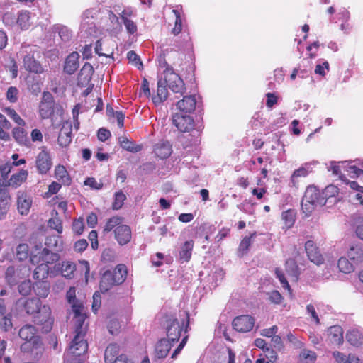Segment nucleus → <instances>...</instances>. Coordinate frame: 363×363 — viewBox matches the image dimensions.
<instances>
[{"mask_svg":"<svg viewBox=\"0 0 363 363\" xmlns=\"http://www.w3.org/2000/svg\"><path fill=\"white\" fill-rule=\"evenodd\" d=\"M118 142L121 147L130 152H138L142 150V145H136L133 141L129 140L126 137H120Z\"/></svg>","mask_w":363,"mask_h":363,"instance_id":"obj_32","label":"nucleus"},{"mask_svg":"<svg viewBox=\"0 0 363 363\" xmlns=\"http://www.w3.org/2000/svg\"><path fill=\"white\" fill-rule=\"evenodd\" d=\"M127 57L130 62L135 63V65L138 66V69L143 67V63L139 56L133 50H130L128 52Z\"/></svg>","mask_w":363,"mask_h":363,"instance_id":"obj_63","label":"nucleus"},{"mask_svg":"<svg viewBox=\"0 0 363 363\" xmlns=\"http://www.w3.org/2000/svg\"><path fill=\"white\" fill-rule=\"evenodd\" d=\"M328 340L333 344L340 345L343 342V330L340 325H333L328 330Z\"/></svg>","mask_w":363,"mask_h":363,"instance_id":"obj_24","label":"nucleus"},{"mask_svg":"<svg viewBox=\"0 0 363 363\" xmlns=\"http://www.w3.org/2000/svg\"><path fill=\"white\" fill-rule=\"evenodd\" d=\"M115 238L119 245H123L128 243L132 238L131 229L127 225H118L114 230Z\"/></svg>","mask_w":363,"mask_h":363,"instance_id":"obj_13","label":"nucleus"},{"mask_svg":"<svg viewBox=\"0 0 363 363\" xmlns=\"http://www.w3.org/2000/svg\"><path fill=\"white\" fill-rule=\"evenodd\" d=\"M281 218L287 228H291L295 222L296 213L293 210H287L281 214Z\"/></svg>","mask_w":363,"mask_h":363,"instance_id":"obj_49","label":"nucleus"},{"mask_svg":"<svg viewBox=\"0 0 363 363\" xmlns=\"http://www.w3.org/2000/svg\"><path fill=\"white\" fill-rule=\"evenodd\" d=\"M126 199V196L122 191H118L115 194L114 201L112 203V208L114 210L120 209Z\"/></svg>","mask_w":363,"mask_h":363,"instance_id":"obj_57","label":"nucleus"},{"mask_svg":"<svg viewBox=\"0 0 363 363\" xmlns=\"http://www.w3.org/2000/svg\"><path fill=\"white\" fill-rule=\"evenodd\" d=\"M326 201L321 195V192L315 186L306 188L301 201V208L306 216H310L318 206H323Z\"/></svg>","mask_w":363,"mask_h":363,"instance_id":"obj_1","label":"nucleus"},{"mask_svg":"<svg viewBox=\"0 0 363 363\" xmlns=\"http://www.w3.org/2000/svg\"><path fill=\"white\" fill-rule=\"evenodd\" d=\"M155 155L161 158H167L172 153V145L169 141L160 140L154 146Z\"/></svg>","mask_w":363,"mask_h":363,"instance_id":"obj_19","label":"nucleus"},{"mask_svg":"<svg viewBox=\"0 0 363 363\" xmlns=\"http://www.w3.org/2000/svg\"><path fill=\"white\" fill-rule=\"evenodd\" d=\"M30 13L28 11H21L18 13L16 23L22 30H27L30 26Z\"/></svg>","mask_w":363,"mask_h":363,"instance_id":"obj_39","label":"nucleus"},{"mask_svg":"<svg viewBox=\"0 0 363 363\" xmlns=\"http://www.w3.org/2000/svg\"><path fill=\"white\" fill-rule=\"evenodd\" d=\"M123 218L119 216H113L106 222L104 231L110 232L113 228H116L118 225H122Z\"/></svg>","mask_w":363,"mask_h":363,"instance_id":"obj_52","label":"nucleus"},{"mask_svg":"<svg viewBox=\"0 0 363 363\" xmlns=\"http://www.w3.org/2000/svg\"><path fill=\"white\" fill-rule=\"evenodd\" d=\"M119 346L117 344H110L104 352V359L106 363H112L113 359L118 355Z\"/></svg>","mask_w":363,"mask_h":363,"instance_id":"obj_36","label":"nucleus"},{"mask_svg":"<svg viewBox=\"0 0 363 363\" xmlns=\"http://www.w3.org/2000/svg\"><path fill=\"white\" fill-rule=\"evenodd\" d=\"M321 192L322 196L324 198V200L326 201V203L329 200H333L334 202L336 201L335 195L338 194V189L334 185L328 186L323 191Z\"/></svg>","mask_w":363,"mask_h":363,"instance_id":"obj_44","label":"nucleus"},{"mask_svg":"<svg viewBox=\"0 0 363 363\" xmlns=\"http://www.w3.org/2000/svg\"><path fill=\"white\" fill-rule=\"evenodd\" d=\"M118 285L115 282V278L112 276L111 270L106 271L101 279L99 288L101 292L105 293L113 286Z\"/></svg>","mask_w":363,"mask_h":363,"instance_id":"obj_23","label":"nucleus"},{"mask_svg":"<svg viewBox=\"0 0 363 363\" xmlns=\"http://www.w3.org/2000/svg\"><path fill=\"white\" fill-rule=\"evenodd\" d=\"M337 266L340 270L345 274L350 273L354 269L353 264L345 257L340 258L338 260Z\"/></svg>","mask_w":363,"mask_h":363,"instance_id":"obj_51","label":"nucleus"},{"mask_svg":"<svg viewBox=\"0 0 363 363\" xmlns=\"http://www.w3.org/2000/svg\"><path fill=\"white\" fill-rule=\"evenodd\" d=\"M101 258L105 262H113L115 259L114 252L109 248L105 249L102 252Z\"/></svg>","mask_w":363,"mask_h":363,"instance_id":"obj_64","label":"nucleus"},{"mask_svg":"<svg viewBox=\"0 0 363 363\" xmlns=\"http://www.w3.org/2000/svg\"><path fill=\"white\" fill-rule=\"evenodd\" d=\"M48 225L52 229H55L57 231L58 233H62V225L60 218H50L48 221Z\"/></svg>","mask_w":363,"mask_h":363,"instance_id":"obj_62","label":"nucleus"},{"mask_svg":"<svg viewBox=\"0 0 363 363\" xmlns=\"http://www.w3.org/2000/svg\"><path fill=\"white\" fill-rule=\"evenodd\" d=\"M76 270V265L71 262H63L61 267V274L67 279L73 277L74 272Z\"/></svg>","mask_w":363,"mask_h":363,"instance_id":"obj_43","label":"nucleus"},{"mask_svg":"<svg viewBox=\"0 0 363 363\" xmlns=\"http://www.w3.org/2000/svg\"><path fill=\"white\" fill-rule=\"evenodd\" d=\"M29 255V247L28 244L21 243L17 245L16 250V258L19 261L26 260Z\"/></svg>","mask_w":363,"mask_h":363,"instance_id":"obj_46","label":"nucleus"},{"mask_svg":"<svg viewBox=\"0 0 363 363\" xmlns=\"http://www.w3.org/2000/svg\"><path fill=\"white\" fill-rule=\"evenodd\" d=\"M49 267L46 264L38 265L33 273V278L38 280H43L48 277Z\"/></svg>","mask_w":363,"mask_h":363,"instance_id":"obj_47","label":"nucleus"},{"mask_svg":"<svg viewBox=\"0 0 363 363\" xmlns=\"http://www.w3.org/2000/svg\"><path fill=\"white\" fill-rule=\"evenodd\" d=\"M79 55L74 52L67 56L64 67V70L69 74H72L79 67Z\"/></svg>","mask_w":363,"mask_h":363,"instance_id":"obj_27","label":"nucleus"},{"mask_svg":"<svg viewBox=\"0 0 363 363\" xmlns=\"http://www.w3.org/2000/svg\"><path fill=\"white\" fill-rule=\"evenodd\" d=\"M58 144L62 147H67L72 142V124L68 121L63 123L60 129Z\"/></svg>","mask_w":363,"mask_h":363,"instance_id":"obj_15","label":"nucleus"},{"mask_svg":"<svg viewBox=\"0 0 363 363\" xmlns=\"http://www.w3.org/2000/svg\"><path fill=\"white\" fill-rule=\"evenodd\" d=\"M33 287L30 280H25L18 286V291L21 295L26 296L30 294Z\"/></svg>","mask_w":363,"mask_h":363,"instance_id":"obj_55","label":"nucleus"},{"mask_svg":"<svg viewBox=\"0 0 363 363\" xmlns=\"http://www.w3.org/2000/svg\"><path fill=\"white\" fill-rule=\"evenodd\" d=\"M85 335H75L69 347V352L79 357L88 350V343L84 340Z\"/></svg>","mask_w":363,"mask_h":363,"instance_id":"obj_11","label":"nucleus"},{"mask_svg":"<svg viewBox=\"0 0 363 363\" xmlns=\"http://www.w3.org/2000/svg\"><path fill=\"white\" fill-rule=\"evenodd\" d=\"M55 101L52 94L44 91L39 105V113L43 119L49 118L54 113Z\"/></svg>","mask_w":363,"mask_h":363,"instance_id":"obj_8","label":"nucleus"},{"mask_svg":"<svg viewBox=\"0 0 363 363\" xmlns=\"http://www.w3.org/2000/svg\"><path fill=\"white\" fill-rule=\"evenodd\" d=\"M286 270L288 274L294 279H297L298 277V269L296 262L294 259H288L286 262Z\"/></svg>","mask_w":363,"mask_h":363,"instance_id":"obj_50","label":"nucleus"},{"mask_svg":"<svg viewBox=\"0 0 363 363\" xmlns=\"http://www.w3.org/2000/svg\"><path fill=\"white\" fill-rule=\"evenodd\" d=\"M11 128V123L6 119L4 115L0 113V139L4 141L10 140V135L6 130Z\"/></svg>","mask_w":363,"mask_h":363,"instance_id":"obj_31","label":"nucleus"},{"mask_svg":"<svg viewBox=\"0 0 363 363\" xmlns=\"http://www.w3.org/2000/svg\"><path fill=\"white\" fill-rule=\"evenodd\" d=\"M94 72V69L91 64L85 63L80 70L78 75V84L85 86L90 82Z\"/></svg>","mask_w":363,"mask_h":363,"instance_id":"obj_25","label":"nucleus"},{"mask_svg":"<svg viewBox=\"0 0 363 363\" xmlns=\"http://www.w3.org/2000/svg\"><path fill=\"white\" fill-rule=\"evenodd\" d=\"M28 172L27 170L21 169L19 172L14 174L9 179L10 186L17 187L20 186L27 179Z\"/></svg>","mask_w":363,"mask_h":363,"instance_id":"obj_38","label":"nucleus"},{"mask_svg":"<svg viewBox=\"0 0 363 363\" xmlns=\"http://www.w3.org/2000/svg\"><path fill=\"white\" fill-rule=\"evenodd\" d=\"M4 112L9 116L11 119H13L18 125L21 126H24L26 123L21 118V116L16 113V111L11 108H6L4 109Z\"/></svg>","mask_w":363,"mask_h":363,"instance_id":"obj_58","label":"nucleus"},{"mask_svg":"<svg viewBox=\"0 0 363 363\" xmlns=\"http://www.w3.org/2000/svg\"><path fill=\"white\" fill-rule=\"evenodd\" d=\"M35 165L38 172L41 174H46L52 167V162L50 154L43 150L36 157Z\"/></svg>","mask_w":363,"mask_h":363,"instance_id":"obj_12","label":"nucleus"},{"mask_svg":"<svg viewBox=\"0 0 363 363\" xmlns=\"http://www.w3.org/2000/svg\"><path fill=\"white\" fill-rule=\"evenodd\" d=\"M18 336L22 340L25 341L20 347L23 352H30L34 348H38L40 344L38 330L33 325L26 324L21 327L18 331Z\"/></svg>","mask_w":363,"mask_h":363,"instance_id":"obj_2","label":"nucleus"},{"mask_svg":"<svg viewBox=\"0 0 363 363\" xmlns=\"http://www.w3.org/2000/svg\"><path fill=\"white\" fill-rule=\"evenodd\" d=\"M11 204V196L5 188H0V219L8 212Z\"/></svg>","mask_w":363,"mask_h":363,"instance_id":"obj_22","label":"nucleus"},{"mask_svg":"<svg viewBox=\"0 0 363 363\" xmlns=\"http://www.w3.org/2000/svg\"><path fill=\"white\" fill-rule=\"evenodd\" d=\"M299 358L305 363H312L316 359V354L313 351L303 350L299 354Z\"/></svg>","mask_w":363,"mask_h":363,"instance_id":"obj_56","label":"nucleus"},{"mask_svg":"<svg viewBox=\"0 0 363 363\" xmlns=\"http://www.w3.org/2000/svg\"><path fill=\"white\" fill-rule=\"evenodd\" d=\"M75 318V335H86V327L84 325L85 315L74 316Z\"/></svg>","mask_w":363,"mask_h":363,"instance_id":"obj_48","label":"nucleus"},{"mask_svg":"<svg viewBox=\"0 0 363 363\" xmlns=\"http://www.w3.org/2000/svg\"><path fill=\"white\" fill-rule=\"evenodd\" d=\"M33 322L42 326L43 333H49L54 323V318L52 317L51 309L47 305H41L40 309L33 316Z\"/></svg>","mask_w":363,"mask_h":363,"instance_id":"obj_4","label":"nucleus"},{"mask_svg":"<svg viewBox=\"0 0 363 363\" xmlns=\"http://www.w3.org/2000/svg\"><path fill=\"white\" fill-rule=\"evenodd\" d=\"M167 85V82L164 79H160L158 80L157 95L152 97V101L155 105L162 104L167 99L168 91Z\"/></svg>","mask_w":363,"mask_h":363,"instance_id":"obj_21","label":"nucleus"},{"mask_svg":"<svg viewBox=\"0 0 363 363\" xmlns=\"http://www.w3.org/2000/svg\"><path fill=\"white\" fill-rule=\"evenodd\" d=\"M46 247L50 250H53L56 252H60L62 250V243L60 237L52 235L46 238L45 241Z\"/></svg>","mask_w":363,"mask_h":363,"instance_id":"obj_35","label":"nucleus"},{"mask_svg":"<svg viewBox=\"0 0 363 363\" xmlns=\"http://www.w3.org/2000/svg\"><path fill=\"white\" fill-rule=\"evenodd\" d=\"M257 233L255 232L252 233L250 236H245L242 240L241 241L239 245V251L242 253L241 255L243 256L247 251L249 247L251 245L252 238L256 236Z\"/></svg>","mask_w":363,"mask_h":363,"instance_id":"obj_53","label":"nucleus"},{"mask_svg":"<svg viewBox=\"0 0 363 363\" xmlns=\"http://www.w3.org/2000/svg\"><path fill=\"white\" fill-rule=\"evenodd\" d=\"M196 104L194 96H186L177 103V107L182 113L187 114L195 110Z\"/></svg>","mask_w":363,"mask_h":363,"instance_id":"obj_17","label":"nucleus"},{"mask_svg":"<svg viewBox=\"0 0 363 363\" xmlns=\"http://www.w3.org/2000/svg\"><path fill=\"white\" fill-rule=\"evenodd\" d=\"M40 258L47 264H54L59 261L60 257L58 252H52L51 250L45 247L40 252Z\"/></svg>","mask_w":363,"mask_h":363,"instance_id":"obj_28","label":"nucleus"},{"mask_svg":"<svg viewBox=\"0 0 363 363\" xmlns=\"http://www.w3.org/2000/svg\"><path fill=\"white\" fill-rule=\"evenodd\" d=\"M55 175L57 180L61 181L63 184H69V178L67 171L64 166L58 165L55 167Z\"/></svg>","mask_w":363,"mask_h":363,"instance_id":"obj_45","label":"nucleus"},{"mask_svg":"<svg viewBox=\"0 0 363 363\" xmlns=\"http://www.w3.org/2000/svg\"><path fill=\"white\" fill-rule=\"evenodd\" d=\"M164 80L169 88L174 93L183 94L185 91V85L181 77L176 74L172 67H167L164 71Z\"/></svg>","mask_w":363,"mask_h":363,"instance_id":"obj_7","label":"nucleus"},{"mask_svg":"<svg viewBox=\"0 0 363 363\" xmlns=\"http://www.w3.org/2000/svg\"><path fill=\"white\" fill-rule=\"evenodd\" d=\"M312 172L311 164L306 163L302 167L296 169L291 177L290 185L293 187L298 188L299 179L301 177H306L310 172Z\"/></svg>","mask_w":363,"mask_h":363,"instance_id":"obj_18","label":"nucleus"},{"mask_svg":"<svg viewBox=\"0 0 363 363\" xmlns=\"http://www.w3.org/2000/svg\"><path fill=\"white\" fill-rule=\"evenodd\" d=\"M347 256L350 260L358 264L363 262V245L353 244L350 246L347 252Z\"/></svg>","mask_w":363,"mask_h":363,"instance_id":"obj_26","label":"nucleus"},{"mask_svg":"<svg viewBox=\"0 0 363 363\" xmlns=\"http://www.w3.org/2000/svg\"><path fill=\"white\" fill-rule=\"evenodd\" d=\"M21 52L23 54V65L26 71L35 74H42L45 69L39 61L40 52L34 47H25Z\"/></svg>","mask_w":363,"mask_h":363,"instance_id":"obj_3","label":"nucleus"},{"mask_svg":"<svg viewBox=\"0 0 363 363\" xmlns=\"http://www.w3.org/2000/svg\"><path fill=\"white\" fill-rule=\"evenodd\" d=\"M28 89L33 95H38L41 91L42 82L35 77H28L26 81Z\"/></svg>","mask_w":363,"mask_h":363,"instance_id":"obj_37","label":"nucleus"},{"mask_svg":"<svg viewBox=\"0 0 363 363\" xmlns=\"http://www.w3.org/2000/svg\"><path fill=\"white\" fill-rule=\"evenodd\" d=\"M18 210L21 215H27L32 205V199L26 194L21 192L18 196Z\"/></svg>","mask_w":363,"mask_h":363,"instance_id":"obj_20","label":"nucleus"},{"mask_svg":"<svg viewBox=\"0 0 363 363\" xmlns=\"http://www.w3.org/2000/svg\"><path fill=\"white\" fill-rule=\"evenodd\" d=\"M255 325V319L250 315H240L233 321V328L240 333L250 331Z\"/></svg>","mask_w":363,"mask_h":363,"instance_id":"obj_10","label":"nucleus"},{"mask_svg":"<svg viewBox=\"0 0 363 363\" xmlns=\"http://www.w3.org/2000/svg\"><path fill=\"white\" fill-rule=\"evenodd\" d=\"M174 342L167 338H162L155 345V355L158 359H163L167 356Z\"/></svg>","mask_w":363,"mask_h":363,"instance_id":"obj_16","label":"nucleus"},{"mask_svg":"<svg viewBox=\"0 0 363 363\" xmlns=\"http://www.w3.org/2000/svg\"><path fill=\"white\" fill-rule=\"evenodd\" d=\"M73 233L77 235L82 234L84 229V219L80 217L77 219H74L72 226Z\"/></svg>","mask_w":363,"mask_h":363,"instance_id":"obj_59","label":"nucleus"},{"mask_svg":"<svg viewBox=\"0 0 363 363\" xmlns=\"http://www.w3.org/2000/svg\"><path fill=\"white\" fill-rule=\"evenodd\" d=\"M5 279L9 285L13 286L18 282V276L16 268L13 266L7 267L5 272Z\"/></svg>","mask_w":363,"mask_h":363,"instance_id":"obj_40","label":"nucleus"},{"mask_svg":"<svg viewBox=\"0 0 363 363\" xmlns=\"http://www.w3.org/2000/svg\"><path fill=\"white\" fill-rule=\"evenodd\" d=\"M54 32H57L63 41H69L72 38V31L65 26L56 25L53 27Z\"/></svg>","mask_w":363,"mask_h":363,"instance_id":"obj_42","label":"nucleus"},{"mask_svg":"<svg viewBox=\"0 0 363 363\" xmlns=\"http://www.w3.org/2000/svg\"><path fill=\"white\" fill-rule=\"evenodd\" d=\"M194 247L193 240L186 241L181 247L179 252L180 259L182 262H189L191 257V252Z\"/></svg>","mask_w":363,"mask_h":363,"instance_id":"obj_33","label":"nucleus"},{"mask_svg":"<svg viewBox=\"0 0 363 363\" xmlns=\"http://www.w3.org/2000/svg\"><path fill=\"white\" fill-rule=\"evenodd\" d=\"M19 91L15 86H10L6 91V99L11 103H16L18 101Z\"/></svg>","mask_w":363,"mask_h":363,"instance_id":"obj_61","label":"nucleus"},{"mask_svg":"<svg viewBox=\"0 0 363 363\" xmlns=\"http://www.w3.org/2000/svg\"><path fill=\"white\" fill-rule=\"evenodd\" d=\"M305 250L308 259L311 262L319 265L323 263V258L318 250V248L315 246L313 241L308 240L305 244Z\"/></svg>","mask_w":363,"mask_h":363,"instance_id":"obj_14","label":"nucleus"},{"mask_svg":"<svg viewBox=\"0 0 363 363\" xmlns=\"http://www.w3.org/2000/svg\"><path fill=\"white\" fill-rule=\"evenodd\" d=\"M13 327L11 315L6 314L0 319V328L5 332L9 331Z\"/></svg>","mask_w":363,"mask_h":363,"instance_id":"obj_60","label":"nucleus"},{"mask_svg":"<svg viewBox=\"0 0 363 363\" xmlns=\"http://www.w3.org/2000/svg\"><path fill=\"white\" fill-rule=\"evenodd\" d=\"M35 294L41 298H46L50 291V285L46 281H39L33 286Z\"/></svg>","mask_w":363,"mask_h":363,"instance_id":"obj_41","label":"nucleus"},{"mask_svg":"<svg viewBox=\"0 0 363 363\" xmlns=\"http://www.w3.org/2000/svg\"><path fill=\"white\" fill-rule=\"evenodd\" d=\"M172 123L181 132H189L194 128V120L188 114L176 113L172 116Z\"/></svg>","mask_w":363,"mask_h":363,"instance_id":"obj_9","label":"nucleus"},{"mask_svg":"<svg viewBox=\"0 0 363 363\" xmlns=\"http://www.w3.org/2000/svg\"><path fill=\"white\" fill-rule=\"evenodd\" d=\"M13 136L16 141L20 145L28 146L30 140L27 137L25 130L22 128H14L12 131Z\"/></svg>","mask_w":363,"mask_h":363,"instance_id":"obj_34","label":"nucleus"},{"mask_svg":"<svg viewBox=\"0 0 363 363\" xmlns=\"http://www.w3.org/2000/svg\"><path fill=\"white\" fill-rule=\"evenodd\" d=\"M111 273L115 278V282L120 285L125 281L127 277V267L124 264H118L113 271H111Z\"/></svg>","mask_w":363,"mask_h":363,"instance_id":"obj_30","label":"nucleus"},{"mask_svg":"<svg viewBox=\"0 0 363 363\" xmlns=\"http://www.w3.org/2000/svg\"><path fill=\"white\" fill-rule=\"evenodd\" d=\"M347 341L354 346H359L363 343V335L357 329H350L346 334Z\"/></svg>","mask_w":363,"mask_h":363,"instance_id":"obj_29","label":"nucleus"},{"mask_svg":"<svg viewBox=\"0 0 363 363\" xmlns=\"http://www.w3.org/2000/svg\"><path fill=\"white\" fill-rule=\"evenodd\" d=\"M126 14L127 13H126L125 11H123V12L121 15V17L123 21V23H124L128 32L130 34H133L137 30V26L133 21H131L127 18V16H125Z\"/></svg>","mask_w":363,"mask_h":363,"instance_id":"obj_54","label":"nucleus"},{"mask_svg":"<svg viewBox=\"0 0 363 363\" xmlns=\"http://www.w3.org/2000/svg\"><path fill=\"white\" fill-rule=\"evenodd\" d=\"M184 322L179 323L177 318L175 316H170L166 320V334L167 339L173 342L174 343L179 341L182 332L183 330Z\"/></svg>","mask_w":363,"mask_h":363,"instance_id":"obj_6","label":"nucleus"},{"mask_svg":"<svg viewBox=\"0 0 363 363\" xmlns=\"http://www.w3.org/2000/svg\"><path fill=\"white\" fill-rule=\"evenodd\" d=\"M41 305V301L38 298H20L16 301L14 309L19 314L24 312L26 315L33 317Z\"/></svg>","mask_w":363,"mask_h":363,"instance_id":"obj_5","label":"nucleus"}]
</instances>
